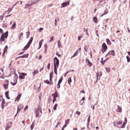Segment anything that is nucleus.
Wrapping results in <instances>:
<instances>
[{"mask_svg":"<svg viewBox=\"0 0 130 130\" xmlns=\"http://www.w3.org/2000/svg\"><path fill=\"white\" fill-rule=\"evenodd\" d=\"M34 113L36 115V117H39L40 113L41 114L40 115L42 114V108L40 104L38 105L36 108L35 109Z\"/></svg>","mask_w":130,"mask_h":130,"instance_id":"nucleus-1","label":"nucleus"},{"mask_svg":"<svg viewBox=\"0 0 130 130\" xmlns=\"http://www.w3.org/2000/svg\"><path fill=\"white\" fill-rule=\"evenodd\" d=\"M8 31H6L5 33L3 34L1 37L0 41L1 42H3L4 41V38H6L8 36Z\"/></svg>","mask_w":130,"mask_h":130,"instance_id":"nucleus-2","label":"nucleus"},{"mask_svg":"<svg viewBox=\"0 0 130 130\" xmlns=\"http://www.w3.org/2000/svg\"><path fill=\"white\" fill-rule=\"evenodd\" d=\"M33 39V38L31 37L30 38V39L29 41L27 43V44L24 47V49L22 50V51H25L30 46V45L32 42Z\"/></svg>","mask_w":130,"mask_h":130,"instance_id":"nucleus-3","label":"nucleus"},{"mask_svg":"<svg viewBox=\"0 0 130 130\" xmlns=\"http://www.w3.org/2000/svg\"><path fill=\"white\" fill-rule=\"evenodd\" d=\"M59 64V61L56 57H55L54 59V67L55 66V67L58 68Z\"/></svg>","mask_w":130,"mask_h":130,"instance_id":"nucleus-4","label":"nucleus"},{"mask_svg":"<svg viewBox=\"0 0 130 130\" xmlns=\"http://www.w3.org/2000/svg\"><path fill=\"white\" fill-rule=\"evenodd\" d=\"M107 49V45L105 43H104L102 45L101 51L103 53L105 52Z\"/></svg>","mask_w":130,"mask_h":130,"instance_id":"nucleus-5","label":"nucleus"},{"mask_svg":"<svg viewBox=\"0 0 130 130\" xmlns=\"http://www.w3.org/2000/svg\"><path fill=\"white\" fill-rule=\"evenodd\" d=\"M23 105L21 104H20L18 106L17 112L16 114L15 115V117L17 116V114L18 112V111H19V112L21 110V109H22L23 108Z\"/></svg>","mask_w":130,"mask_h":130,"instance_id":"nucleus-6","label":"nucleus"},{"mask_svg":"<svg viewBox=\"0 0 130 130\" xmlns=\"http://www.w3.org/2000/svg\"><path fill=\"white\" fill-rule=\"evenodd\" d=\"M15 77L14 79V83H13L11 82H10L11 84L13 86H14L16 84L17 82V79L18 78V75L15 73Z\"/></svg>","mask_w":130,"mask_h":130,"instance_id":"nucleus-7","label":"nucleus"},{"mask_svg":"<svg viewBox=\"0 0 130 130\" xmlns=\"http://www.w3.org/2000/svg\"><path fill=\"white\" fill-rule=\"evenodd\" d=\"M19 74H21L19 75V78L20 79H24L25 76L27 75V74L24 73H19Z\"/></svg>","mask_w":130,"mask_h":130,"instance_id":"nucleus-8","label":"nucleus"},{"mask_svg":"<svg viewBox=\"0 0 130 130\" xmlns=\"http://www.w3.org/2000/svg\"><path fill=\"white\" fill-rule=\"evenodd\" d=\"M85 61L86 63H87V66L89 67H90L91 66H92V63L90 62L89 60L87 58H86Z\"/></svg>","mask_w":130,"mask_h":130,"instance_id":"nucleus-9","label":"nucleus"},{"mask_svg":"<svg viewBox=\"0 0 130 130\" xmlns=\"http://www.w3.org/2000/svg\"><path fill=\"white\" fill-rule=\"evenodd\" d=\"M5 83L7 82V83L6 84H5L3 85V86L5 89H7L8 88V87L9 84V81L8 80L5 79Z\"/></svg>","mask_w":130,"mask_h":130,"instance_id":"nucleus-10","label":"nucleus"},{"mask_svg":"<svg viewBox=\"0 0 130 130\" xmlns=\"http://www.w3.org/2000/svg\"><path fill=\"white\" fill-rule=\"evenodd\" d=\"M109 55H111L113 56L115 55V53L114 50H111L109 51L106 55L105 57H106V56Z\"/></svg>","mask_w":130,"mask_h":130,"instance_id":"nucleus-11","label":"nucleus"},{"mask_svg":"<svg viewBox=\"0 0 130 130\" xmlns=\"http://www.w3.org/2000/svg\"><path fill=\"white\" fill-rule=\"evenodd\" d=\"M62 79H63L62 78H61L59 80V81L58 82V84L57 85V88L58 89H59L60 88V83L61 82Z\"/></svg>","mask_w":130,"mask_h":130,"instance_id":"nucleus-12","label":"nucleus"},{"mask_svg":"<svg viewBox=\"0 0 130 130\" xmlns=\"http://www.w3.org/2000/svg\"><path fill=\"white\" fill-rule=\"evenodd\" d=\"M56 91L55 92L54 94H51V96H53V97H58V92L56 91V89H55Z\"/></svg>","mask_w":130,"mask_h":130,"instance_id":"nucleus-13","label":"nucleus"},{"mask_svg":"<svg viewBox=\"0 0 130 130\" xmlns=\"http://www.w3.org/2000/svg\"><path fill=\"white\" fill-rule=\"evenodd\" d=\"M96 77H97V80H98V76L100 77L102 75V72L101 71H98L96 73Z\"/></svg>","mask_w":130,"mask_h":130,"instance_id":"nucleus-14","label":"nucleus"},{"mask_svg":"<svg viewBox=\"0 0 130 130\" xmlns=\"http://www.w3.org/2000/svg\"><path fill=\"white\" fill-rule=\"evenodd\" d=\"M28 53L27 55L25 54L24 55H23L22 56H20L19 57H17V58H27L28 57Z\"/></svg>","mask_w":130,"mask_h":130,"instance_id":"nucleus-15","label":"nucleus"},{"mask_svg":"<svg viewBox=\"0 0 130 130\" xmlns=\"http://www.w3.org/2000/svg\"><path fill=\"white\" fill-rule=\"evenodd\" d=\"M8 48V46L7 45H6L5 47L4 48V51H3V54L2 55V56H4V54L6 52H7V49Z\"/></svg>","mask_w":130,"mask_h":130,"instance_id":"nucleus-16","label":"nucleus"},{"mask_svg":"<svg viewBox=\"0 0 130 130\" xmlns=\"http://www.w3.org/2000/svg\"><path fill=\"white\" fill-rule=\"evenodd\" d=\"M9 91H7L5 92V94L6 98L8 99H10V98L9 96Z\"/></svg>","mask_w":130,"mask_h":130,"instance_id":"nucleus-17","label":"nucleus"},{"mask_svg":"<svg viewBox=\"0 0 130 130\" xmlns=\"http://www.w3.org/2000/svg\"><path fill=\"white\" fill-rule=\"evenodd\" d=\"M118 109L116 110V111L119 112H121L122 111V109L121 108L119 105L117 106Z\"/></svg>","mask_w":130,"mask_h":130,"instance_id":"nucleus-18","label":"nucleus"},{"mask_svg":"<svg viewBox=\"0 0 130 130\" xmlns=\"http://www.w3.org/2000/svg\"><path fill=\"white\" fill-rule=\"evenodd\" d=\"M12 124V122H10L7 123L6 127L9 128L11 126Z\"/></svg>","mask_w":130,"mask_h":130,"instance_id":"nucleus-19","label":"nucleus"},{"mask_svg":"<svg viewBox=\"0 0 130 130\" xmlns=\"http://www.w3.org/2000/svg\"><path fill=\"white\" fill-rule=\"evenodd\" d=\"M85 99V98L84 97H83V98L80 100V101L79 103L81 105H82L83 103H84V100Z\"/></svg>","mask_w":130,"mask_h":130,"instance_id":"nucleus-20","label":"nucleus"},{"mask_svg":"<svg viewBox=\"0 0 130 130\" xmlns=\"http://www.w3.org/2000/svg\"><path fill=\"white\" fill-rule=\"evenodd\" d=\"M21 94H20V93H19V94L17 96L15 101H16V100H17V101H18L19 100L21 97Z\"/></svg>","mask_w":130,"mask_h":130,"instance_id":"nucleus-21","label":"nucleus"},{"mask_svg":"<svg viewBox=\"0 0 130 130\" xmlns=\"http://www.w3.org/2000/svg\"><path fill=\"white\" fill-rule=\"evenodd\" d=\"M43 40H41L40 41L39 44V47L38 48V50H39L41 48V45L42 44V41H43Z\"/></svg>","mask_w":130,"mask_h":130,"instance_id":"nucleus-22","label":"nucleus"},{"mask_svg":"<svg viewBox=\"0 0 130 130\" xmlns=\"http://www.w3.org/2000/svg\"><path fill=\"white\" fill-rule=\"evenodd\" d=\"M16 24L15 22H14L13 24L12 25V27H11V28L12 29H14L16 28Z\"/></svg>","mask_w":130,"mask_h":130,"instance_id":"nucleus-23","label":"nucleus"},{"mask_svg":"<svg viewBox=\"0 0 130 130\" xmlns=\"http://www.w3.org/2000/svg\"><path fill=\"white\" fill-rule=\"evenodd\" d=\"M106 41L107 44L109 45H111V42L107 38L106 39Z\"/></svg>","mask_w":130,"mask_h":130,"instance_id":"nucleus-24","label":"nucleus"},{"mask_svg":"<svg viewBox=\"0 0 130 130\" xmlns=\"http://www.w3.org/2000/svg\"><path fill=\"white\" fill-rule=\"evenodd\" d=\"M30 1H28L27 3L28 4L25 5V6H26V7H27V8L29 7H30V6L31 5H30Z\"/></svg>","mask_w":130,"mask_h":130,"instance_id":"nucleus-25","label":"nucleus"},{"mask_svg":"<svg viewBox=\"0 0 130 130\" xmlns=\"http://www.w3.org/2000/svg\"><path fill=\"white\" fill-rule=\"evenodd\" d=\"M67 6V3L66 2H65L62 3L61 6V8L64 7H66Z\"/></svg>","mask_w":130,"mask_h":130,"instance_id":"nucleus-26","label":"nucleus"},{"mask_svg":"<svg viewBox=\"0 0 130 130\" xmlns=\"http://www.w3.org/2000/svg\"><path fill=\"white\" fill-rule=\"evenodd\" d=\"M57 45L58 47L59 48H60V47H62V46L61 45L60 40H59L58 41L57 43Z\"/></svg>","mask_w":130,"mask_h":130,"instance_id":"nucleus-27","label":"nucleus"},{"mask_svg":"<svg viewBox=\"0 0 130 130\" xmlns=\"http://www.w3.org/2000/svg\"><path fill=\"white\" fill-rule=\"evenodd\" d=\"M78 50L72 56L71 58L77 56L78 54Z\"/></svg>","mask_w":130,"mask_h":130,"instance_id":"nucleus-28","label":"nucleus"},{"mask_svg":"<svg viewBox=\"0 0 130 130\" xmlns=\"http://www.w3.org/2000/svg\"><path fill=\"white\" fill-rule=\"evenodd\" d=\"M93 21L95 23H97V19L95 17H94L93 19Z\"/></svg>","mask_w":130,"mask_h":130,"instance_id":"nucleus-29","label":"nucleus"},{"mask_svg":"<svg viewBox=\"0 0 130 130\" xmlns=\"http://www.w3.org/2000/svg\"><path fill=\"white\" fill-rule=\"evenodd\" d=\"M58 68L56 67H55V66H54V72L56 75L57 74V68Z\"/></svg>","mask_w":130,"mask_h":130,"instance_id":"nucleus-30","label":"nucleus"},{"mask_svg":"<svg viewBox=\"0 0 130 130\" xmlns=\"http://www.w3.org/2000/svg\"><path fill=\"white\" fill-rule=\"evenodd\" d=\"M39 1V0H36L35 2H32L31 1H30V5H32L35 4L36 3H38Z\"/></svg>","mask_w":130,"mask_h":130,"instance_id":"nucleus-31","label":"nucleus"},{"mask_svg":"<svg viewBox=\"0 0 130 130\" xmlns=\"http://www.w3.org/2000/svg\"><path fill=\"white\" fill-rule=\"evenodd\" d=\"M38 72V70H34V72H33V76H34Z\"/></svg>","mask_w":130,"mask_h":130,"instance_id":"nucleus-32","label":"nucleus"},{"mask_svg":"<svg viewBox=\"0 0 130 130\" xmlns=\"http://www.w3.org/2000/svg\"><path fill=\"white\" fill-rule=\"evenodd\" d=\"M30 34V32L28 31V32H26V36H27L26 38L28 39L29 37V35Z\"/></svg>","mask_w":130,"mask_h":130,"instance_id":"nucleus-33","label":"nucleus"},{"mask_svg":"<svg viewBox=\"0 0 130 130\" xmlns=\"http://www.w3.org/2000/svg\"><path fill=\"white\" fill-rule=\"evenodd\" d=\"M5 103V101L4 99L3 98H2V102L1 104V105H4Z\"/></svg>","mask_w":130,"mask_h":130,"instance_id":"nucleus-34","label":"nucleus"},{"mask_svg":"<svg viewBox=\"0 0 130 130\" xmlns=\"http://www.w3.org/2000/svg\"><path fill=\"white\" fill-rule=\"evenodd\" d=\"M44 82L45 83H46L48 84H50V83L49 82L48 80H44Z\"/></svg>","mask_w":130,"mask_h":130,"instance_id":"nucleus-35","label":"nucleus"},{"mask_svg":"<svg viewBox=\"0 0 130 130\" xmlns=\"http://www.w3.org/2000/svg\"><path fill=\"white\" fill-rule=\"evenodd\" d=\"M72 82V80L71 78L69 77L68 79V84L69 85H70V83Z\"/></svg>","mask_w":130,"mask_h":130,"instance_id":"nucleus-36","label":"nucleus"},{"mask_svg":"<svg viewBox=\"0 0 130 130\" xmlns=\"http://www.w3.org/2000/svg\"><path fill=\"white\" fill-rule=\"evenodd\" d=\"M58 106L57 104H56L53 107V109L54 110H56V108Z\"/></svg>","mask_w":130,"mask_h":130,"instance_id":"nucleus-37","label":"nucleus"},{"mask_svg":"<svg viewBox=\"0 0 130 130\" xmlns=\"http://www.w3.org/2000/svg\"><path fill=\"white\" fill-rule=\"evenodd\" d=\"M126 58L127 59V62H129L130 61V58L128 56H127L126 57Z\"/></svg>","mask_w":130,"mask_h":130,"instance_id":"nucleus-38","label":"nucleus"},{"mask_svg":"<svg viewBox=\"0 0 130 130\" xmlns=\"http://www.w3.org/2000/svg\"><path fill=\"white\" fill-rule=\"evenodd\" d=\"M69 123V119H67L65 121V123L68 125Z\"/></svg>","mask_w":130,"mask_h":130,"instance_id":"nucleus-39","label":"nucleus"},{"mask_svg":"<svg viewBox=\"0 0 130 130\" xmlns=\"http://www.w3.org/2000/svg\"><path fill=\"white\" fill-rule=\"evenodd\" d=\"M53 71L51 72L50 74V77H53Z\"/></svg>","mask_w":130,"mask_h":130,"instance_id":"nucleus-40","label":"nucleus"},{"mask_svg":"<svg viewBox=\"0 0 130 130\" xmlns=\"http://www.w3.org/2000/svg\"><path fill=\"white\" fill-rule=\"evenodd\" d=\"M56 98L54 97V96L53 97V104L54 103V102H55L56 101Z\"/></svg>","mask_w":130,"mask_h":130,"instance_id":"nucleus-41","label":"nucleus"},{"mask_svg":"<svg viewBox=\"0 0 130 130\" xmlns=\"http://www.w3.org/2000/svg\"><path fill=\"white\" fill-rule=\"evenodd\" d=\"M122 120L119 121V122H118L117 123V125H121L122 124Z\"/></svg>","mask_w":130,"mask_h":130,"instance_id":"nucleus-42","label":"nucleus"},{"mask_svg":"<svg viewBox=\"0 0 130 130\" xmlns=\"http://www.w3.org/2000/svg\"><path fill=\"white\" fill-rule=\"evenodd\" d=\"M3 26L4 27L6 28L7 27V25L6 23H3L2 24Z\"/></svg>","mask_w":130,"mask_h":130,"instance_id":"nucleus-43","label":"nucleus"},{"mask_svg":"<svg viewBox=\"0 0 130 130\" xmlns=\"http://www.w3.org/2000/svg\"><path fill=\"white\" fill-rule=\"evenodd\" d=\"M105 69L107 72H110V70L109 68H105Z\"/></svg>","mask_w":130,"mask_h":130,"instance_id":"nucleus-44","label":"nucleus"},{"mask_svg":"<svg viewBox=\"0 0 130 130\" xmlns=\"http://www.w3.org/2000/svg\"><path fill=\"white\" fill-rule=\"evenodd\" d=\"M56 54L57 56L58 57H60L61 56V55L59 54L58 52H56Z\"/></svg>","mask_w":130,"mask_h":130,"instance_id":"nucleus-45","label":"nucleus"},{"mask_svg":"<svg viewBox=\"0 0 130 130\" xmlns=\"http://www.w3.org/2000/svg\"><path fill=\"white\" fill-rule=\"evenodd\" d=\"M60 123H61L60 122H58V123H57V124L55 126V128H57L58 127V125L59 124H60Z\"/></svg>","mask_w":130,"mask_h":130,"instance_id":"nucleus-46","label":"nucleus"},{"mask_svg":"<svg viewBox=\"0 0 130 130\" xmlns=\"http://www.w3.org/2000/svg\"><path fill=\"white\" fill-rule=\"evenodd\" d=\"M50 40L49 41L50 42L53 40L54 39V37L53 36H52L50 38Z\"/></svg>","mask_w":130,"mask_h":130,"instance_id":"nucleus-47","label":"nucleus"},{"mask_svg":"<svg viewBox=\"0 0 130 130\" xmlns=\"http://www.w3.org/2000/svg\"><path fill=\"white\" fill-rule=\"evenodd\" d=\"M47 69L48 70H49L50 69V63H49L47 65Z\"/></svg>","mask_w":130,"mask_h":130,"instance_id":"nucleus-48","label":"nucleus"},{"mask_svg":"<svg viewBox=\"0 0 130 130\" xmlns=\"http://www.w3.org/2000/svg\"><path fill=\"white\" fill-rule=\"evenodd\" d=\"M34 125L33 124H32L30 126L31 130H32L34 127Z\"/></svg>","mask_w":130,"mask_h":130,"instance_id":"nucleus-49","label":"nucleus"},{"mask_svg":"<svg viewBox=\"0 0 130 130\" xmlns=\"http://www.w3.org/2000/svg\"><path fill=\"white\" fill-rule=\"evenodd\" d=\"M44 47L45 48L44 49L46 50V49H47V45L46 44H45L44 46Z\"/></svg>","mask_w":130,"mask_h":130,"instance_id":"nucleus-50","label":"nucleus"},{"mask_svg":"<svg viewBox=\"0 0 130 130\" xmlns=\"http://www.w3.org/2000/svg\"><path fill=\"white\" fill-rule=\"evenodd\" d=\"M76 114L77 115H80V112L79 111H76Z\"/></svg>","mask_w":130,"mask_h":130,"instance_id":"nucleus-51","label":"nucleus"},{"mask_svg":"<svg viewBox=\"0 0 130 130\" xmlns=\"http://www.w3.org/2000/svg\"><path fill=\"white\" fill-rule=\"evenodd\" d=\"M82 38V36H80L78 37V40H81V38Z\"/></svg>","mask_w":130,"mask_h":130,"instance_id":"nucleus-52","label":"nucleus"},{"mask_svg":"<svg viewBox=\"0 0 130 130\" xmlns=\"http://www.w3.org/2000/svg\"><path fill=\"white\" fill-rule=\"evenodd\" d=\"M108 13V11H107L106 13H103V14H102V15H101L100 16L101 17H102L103 15L107 14Z\"/></svg>","mask_w":130,"mask_h":130,"instance_id":"nucleus-53","label":"nucleus"},{"mask_svg":"<svg viewBox=\"0 0 130 130\" xmlns=\"http://www.w3.org/2000/svg\"><path fill=\"white\" fill-rule=\"evenodd\" d=\"M88 30V28H87L86 29H85V28H84V31L85 32H87Z\"/></svg>","mask_w":130,"mask_h":130,"instance_id":"nucleus-54","label":"nucleus"},{"mask_svg":"<svg viewBox=\"0 0 130 130\" xmlns=\"http://www.w3.org/2000/svg\"><path fill=\"white\" fill-rule=\"evenodd\" d=\"M38 29L39 30V31L40 32L43 29V28L41 27Z\"/></svg>","mask_w":130,"mask_h":130,"instance_id":"nucleus-55","label":"nucleus"},{"mask_svg":"<svg viewBox=\"0 0 130 130\" xmlns=\"http://www.w3.org/2000/svg\"><path fill=\"white\" fill-rule=\"evenodd\" d=\"M3 18L4 17L3 16L1 15L0 16V19L1 20H3Z\"/></svg>","mask_w":130,"mask_h":130,"instance_id":"nucleus-56","label":"nucleus"},{"mask_svg":"<svg viewBox=\"0 0 130 130\" xmlns=\"http://www.w3.org/2000/svg\"><path fill=\"white\" fill-rule=\"evenodd\" d=\"M28 109V106L27 105L26 106L25 108H24V111Z\"/></svg>","mask_w":130,"mask_h":130,"instance_id":"nucleus-57","label":"nucleus"},{"mask_svg":"<svg viewBox=\"0 0 130 130\" xmlns=\"http://www.w3.org/2000/svg\"><path fill=\"white\" fill-rule=\"evenodd\" d=\"M101 63L103 65H104V63L105 62H104V61L102 60L101 61Z\"/></svg>","mask_w":130,"mask_h":130,"instance_id":"nucleus-58","label":"nucleus"},{"mask_svg":"<svg viewBox=\"0 0 130 130\" xmlns=\"http://www.w3.org/2000/svg\"><path fill=\"white\" fill-rule=\"evenodd\" d=\"M127 119L126 118V117H125L124 118V122L127 123Z\"/></svg>","mask_w":130,"mask_h":130,"instance_id":"nucleus-59","label":"nucleus"},{"mask_svg":"<svg viewBox=\"0 0 130 130\" xmlns=\"http://www.w3.org/2000/svg\"><path fill=\"white\" fill-rule=\"evenodd\" d=\"M125 125H124L123 124H122V125H121V127L120 128H124L125 127Z\"/></svg>","mask_w":130,"mask_h":130,"instance_id":"nucleus-60","label":"nucleus"},{"mask_svg":"<svg viewBox=\"0 0 130 130\" xmlns=\"http://www.w3.org/2000/svg\"><path fill=\"white\" fill-rule=\"evenodd\" d=\"M44 68V66H43V68L40 69L39 71L41 72L42 71L43 69Z\"/></svg>","mask_w":130,"mask_h":130,"instance_id":"nucleus-61","label":"nucleus"},{"mask_svg":"<svg viewBox=\"0 0 130 130\" xmlns=\"http://www.w3.org/2000/svg\"><path fill=\"white\" fill-rule=\"evenodd\" d=\"M67 124H66L65 123V124L63 126V127L64 128L65 127H66L67 126Z\"/></svg>","mask_w":130,"mask_h":130,"instance_id":"nucleus-62","label":"nucleus"},{"mask_svg":"<svg viewBox=\"0 0 130 130\" xmlns=\"http://www.w3.org/2000/svg\"><path fill=\"white\" fill-rule=\"evenodd\" d=\"M86 46H85L84 47V49L86 51V52H87V50L86 49Z\"/></svg>","mask_w":130,"mask_h":130,"instance_id":"nucleus-63","label":"nucleus"},{"mask_svg":"<svg viewBox=\"0 0 130 130\" xmlns=\"http://www.w3.org/2000/svg\"><path fill=\"white\" fill-rule=\"evenodd\" d=\"M0 32L1 33H2L3 32V30L1 28H0Z\"/></svg>","mask_w":130,"mask_h":130,"instance_id":"nucleus-64","label":"nucleus"}]
</instances>
